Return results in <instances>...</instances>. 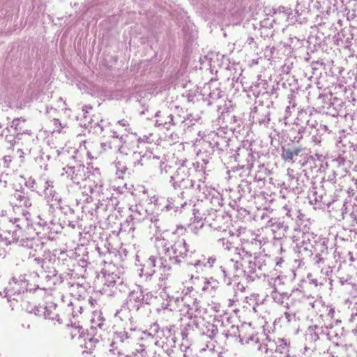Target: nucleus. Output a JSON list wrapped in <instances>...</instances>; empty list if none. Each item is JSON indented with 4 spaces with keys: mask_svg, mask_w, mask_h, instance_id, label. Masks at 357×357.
Instances as JSON below:
<instances>
[{
    "mask_svg": "<svg viewBox=\"0 0 357 357\" xmlns=\"http://www.w3.org/2000/svg\"><path fill=\"white\" fill-rule=\"evenodd\" d=\"M249 247L250 244L246 243L235 248L234 255L229 259V264L235 271L232 278L227 265H220L219 267L223 283L234 288V295L232 299H229L230 303L237 301L238 292H243L245 289L244 284L238 280L241 275L247 282H250L264 276L268 270L270 257L266 255H255Z\"/></svg>",
    "mask_w": 357,
    "mask_h": 357,
    "instance_id": "nucleus-1",
    "label": "nucleus"
},
{
    "mask_svg": "<svg viewBox=\"0 0 357 357\" xmlns=\"http://www.w3.org/2000/svg\"><path fill=\"white\" fill-rule=\"evenodd\" d=\"M158 255H164L169 261L175 265H179L184 259L188 266H192L197 270L212 268L217 263L215 255H205L190 251L184 238H178L173 243L169 240L157 236L154 241Z\"/></svg>",
    "mask_w": 357,
    "mask_h": 357,
    "instance_id": "nucleus-2",
    "label": "nucleus"
},
{
    "mask_svg": "<svg viewBox=\"0 0 357 357\" xmlns=\"http://www.w3.org/2000/svg\"><path fill=\"white\" fill-rule=\"evenodd\" d=\"M328 239L314 233H303L301 241L296 243L294 250L298 255L296 259L298 266L305 264V259L320 268L325 264L328 255Z\"/></svg>",
    "mask_w": 357,
    "mask_h": 357,
    "instance_id": "nucleus-3",
    "label": "nucleus"
},
{
    "mask_svg": "<svg viewBox=\"0 0 357 357\" xmlns=\"http://www.w3.org/2000/svg\"><path fill=\"white\" fill-rule=\"evenodd\" d=\"M83 185H80L82 197L79 200H77V204L82 203V209L84 213H90L93 215L97 214L100 211H105L107 209V205L105 201L98 199V204H94V207H88L87 204H91L93 202L94 197L100 196L103 193V185L100 178V174L98 169H96L93 175H91L89 178L82 182Z\"/></svg>",
    "mask_w": 357,
    "mask_h": 357,
    "instance_id": "nucleus-4",
    "label": "nucleus"
},
{
    "mask_svg": "<svg viewBox=\"0 0 357 357\" xmlns=\"http://www.w3.org/2000/svg\"><path fill=\"white\" fill-rule=\"evenodd\" d=\"M169 333L170 330L167 328H161L157 323L150 325L146 331L136 328L135 344L139 346V349H137L136 352L139 354V357H149L147 349L152 345L163 348L165 342L162 339Z\"/></svg>",
    "mask_w": 357,
    "mask_h": 357,
    "instance_id": "nucleus-5",
    "label": "nucleus"
},
{
    "mask_svg": "<svg viewBox=\"0 0 357 357\" xmlns=\"http://www.w3.org/2000/svg\"><path fill=\"white\" fill-rule=\"evenodd\" d=\"M38 280V272L28 273L13 276L8 286L5 288L6 296L8 301H17L22 293H35L36 280Z\"/></svg>",
    "mask_w": 357,
    "mask_h": 357,
    "instance_id": "nucleus-6",
    "label": "nucleus"
},
{
    "mask_svg": "<svg viewBox=\"0 0 357 357\" xmlns=\"http://www.w3.org/2000/svg\"><path fill=\"white\" fill-rule=\"evenodd\" d=\"M230 138L225 132L218 130L213 131L206 135L200 142V149L199 154L209 157L215 151L222 155L227 153L229 149Z\"/></svg>",
    "mask_w": 357,
    "mask_h": 357,
    "instance_id": "nucleus-7",
    "label": "nucleus"
},
{
    "mask_svg": "<svg viewBox=\"0 0 357 357\" xmlns=\"http://www.w3.org/2000/svg\"><path fill=\"white\" fill-rule=\"evenodd\" d=\"M27 220L24 218H14L8 220L3 232L0 234V257L5 255V246L13 243L20 244L21 238L25 236V229L28 227Z\"/></svg>",
    "mask_w": 357,
    "mask_h": 357,
    "instance_id": "nucleus-8",
    "label": "nucleus"
},
{
    "mask_svg": "<svg viewBox=\"0 0 357 357\" xmlns=\"http://www.w3.org/2000/svg\"><path fill=\"white\" fill-rule=\"evenodd\" d=\"M234 158L237 165L231 167L228 173L232 174L231 176L243 179V178L250 175L251 169L255 166L257 158H259V155L257 152H254L250 149L240 147L236 150Z\"/></svg>",
    "mask_w": 357,
    "mask_h": 357,
    "instance_id": "nucleus-9",
    "label": "nucleus"
},
{
    "mask_svg": "<svg viewBox=\"0 0 357 357\" xmlns=\"http://www.w3.org/2000/svg\"><path fill=\"white\" fill-rule=\"evenodd\" d=\"M230 319L231 318L229 317L215 319V322H217L220 325V334L225 340H227L230 337H238L239 339V342L242 344H249L251 342H255V343L259 342V338L257 335H254L253 333L249 336H246L243 334L244 330L251 329L250 324H242L238 327L232 324Z\"/></svg>",
    "mask_w": 357,
    "mask_h": 357,
    "instance_id": "nucleus-10",
    "label": "nucleus"
},
{
    "mask_svg": "<svg viewBox=\"0 0 357 357\" xmlns=\"http://www.w3.org/2000/svg\"><path fill=\"white\" fill-rule=\"evenodd\" d=\"M121 282V273L114 265L109 264L102 269L95 280L97 291L102 294L112 296L115 294L114 287L116 282Z\"/></svg>",
    "mask_w": 357,
    "mask_h": 357,
    "instance_id": "nucleus-11",
    "label": "nucleus"
},
{
    "mask_svg": "<svg viewBox=\"0 0 357 357\" xmlns=\"http://www.w3.org/2000/svg\"><path fill=\"white\" fill-rule=\"evenodd\" d=\"M197 181L194 179V177L187 180L177 179V183H173L172 187L176 190H181V196L182 198H188L192 196L199 197L201 194L204 195L205 197L211 195V190L205 184V175L198 176Z\"/></svg>",
    "mask_w": 357,
    "mask_h": 357,
    "instance_id": "nucleus-12",
    "label": "nucleus"
},
{
    "mask_svg": "<svg viewBox=\"0 0 357 357\" xmlns=\"http://www.w3.org/2000/svg\"><path fill=\"white\" fill-rule=\"evenodd\" d=\"M202 161L204 165H200L199 162H191L187 160L180 162V165L174 174L170 177V183H177V179L187 180L194 177L192 174L195 172L197 176L208 175L206 165L209 162L208 159L202 158Z\"/></svg>",
    "mask_w": 357,
    "mask_h": 357,
    "instance_id": "nucleus-13",
    "label": "nucleus"
},
{
    "mask_svg": "<svg viewBox=\"0 0 357 357\" xmlns=\"http://www.w3.org/2000/svg\"><path fill=\"white\" fill-rule=\"evenodd\" d=\"M336 333L332 330V326L313 325L309 326L305 333V350L313 351L316 349V343L319 340H331Z\"/></svg>",
    "mask_w": 357,
    "mask_h": 357,
    "instance_id": "nucleus-14",
    "label": "nucleus"
},
{
    "mask_svg": "<svg viewBox=\"0 0 357 357\" xmlns=\"http://www.w3.org/2000/svg\"><path fill=\"white\" fill-rule=\"evenodd\" d=\"M258 349H264L265 357H289L290 342L284 338L266 336Z\"/></svg>",
    "mask_w": 357,
    "mask_h": 357,
    "instance_id": "nucleus-15",
    "label": "nucleus"
},
{
    "mask_svg": "<svg viewBox=\"0 0 357 357\" xmlns=\"http://www.w3.org/2000/svg\"><path fill=\"white\" fill-rule=\"evenodd\" d=\"M31 229L29 226L25 229V236L21 238L19 244L21 247L20 252L27 255L29 260H32L38 266L43 267L44 259L38 253L42 249V246L38 239L28 236L31 234Z\"/></svg>",
    "mask_w": 357,
    "mask_h": 357,
    "instance_id": "nucleus-16",
    "label": "nucleus"
},
{
    "mask_svg": "<svg viewBox=\"0 0 357 357\" xmlns=\"http://www.w3.org/2000/svg\"><path fill=\"white\" fill-rule=\"evenodd\" d=\"M62 170L61 175L76 185H80L82 182L93 175V172L91 173L88 167H86L81 161L76 160L75 157H73V161L64 167Z\"/></svg>",
    "mask_w": 357,
    "mask_h": 357,
    "instance_id": "nucleus-17",
    "label": "nucleus"
},
{
    "mask_svg": "<svg viewBox=\"0 0 357 357\" xmlns=\"http://www.w3.org/2000/svg\"><path fill=\"white\" fill-rule=\"evenodd\" d=\"M136 328L130 327L116 330L113 332L112 340L109 344L110 354H114L115 350H123L135 343Z\"/></svg>",
    "mask_w": 357,
    "mask_h": 357,
    "instance_id": "nucleus-18",
    "label": "nucleus"
},
{
    "mask_svg": "<svg viewBox=\"0 0 357 357\" xmlns=\"http://www.w3.org/2000/svg\"><path fill=\"white\" fill-rule=\"evenodd\" d=\"M155 298L151 292H144L143 289L139 288L137 290L131 291L124 301L131 310L137 314L146 305H151Z\"/></svg>",
    "mask_w": 357,
    "mask_h": 357,
    "instance_id": "nucleus-19",
    "label": "nucleus"
},
{
    "mask_svg": "<svg viewBox=\"0 0 357 357\" xmlns=\"http://www.w3.org/2000/svg\"><path fill=\"white\" fill-rule=\"evenodd\" d=\"M220 84L216 79H211L204 84L202 93V100L210 106L218 102L223 96L224 92L220 88Z\"/></svg>",
    "mask_w": 357,
    "mask_h": 357,
    "instance_id": "nucleus-20",
    "label": "nucleus"
},
{
    "mask_svg": "<svg viewBox=\"0 0 357 357\" xmlns=\"http://www.w3.org/2000/svg\"><path fill=\"white\" fill-rule=\"evenodd\" d=\"M169 302H174L177 304L178 307H185L189 317H198L200 314L199 301L187 293L181 297H169ZM180 310H183V309L180 308Z\"/></svg>",
    "mask_w": 357,
    "mask_h": 357,
    "instance_id": "nucleus-21",
    "label": "nucleus"
},
{
    "mask_svg": "<svg viewBox=\"0 0 357 357\" xmlns=\"http://www.w3.org/2000/svg\"><path fill=\"white\" fill-rule=\"evenodd\" d=\"M150 204H153L158 210L161 211H177L178 208H183L186 205V201L183 203L176 202L172 197L165 199L162 197L153 195L149 198Z\"/></svg>",
    "mask_w": 357,
    "mask_h": 357,
    "instance_id": "nucleus-22",
    "label": "nucleus"
},
{
    "mask_svg": "<svg viewBox=\"0 0 357 357\" xmlns=\"http://www.w3.org/2000/svg\"><path fill=\"white\" fill-rule=\"evenodd\" d=\"M271 112L267 107L258 105L254 107L250 114L252 122L263 128H268L271 123Z\"/></svg>",
    "mask_w": 357,
    "mask_h": 357,
    "instance_id": "nucleus-23",
    "label": "nucleus"
},
{
    "mask_svg": "<svg viewBox=\"0 0 357 357\" xmlns=\"http://www.w3.org/2000/svg\"><path fill=\"white\" fill-rule=\"evenodd\" d=\"M62 261L63 264H66L68 269L72 272V275L75 273L76 275H79L83 278H86L87 273L86 268L90 264L88 259L84 257L77 259L64 258Z\"/></svg>",
    "mask_w": 357,
    "mask_h": 357,
    "instance_id": "nucleus-24",
    "label": "nucleus"
},
{
    "mask_svg": "<svg viewBox=\"0 0 357 357\" xmlns=\"http://www.w3.org/2000/svg\"><path fill=\"white\" fill-rule=\"evenodd\" d=\"M341 216L350 231H357V208L348 202H344L341 208Z\"/></svg>",
    "mask_w": 357,
    "mask_h": 357,
    "instance_id": "nucleus-25",
    "label": "nucleus"
},
{
    "mask_svg": "<svg viewBox=\"0 0 357 357\" xmlns=\"http://www.w3.org/2000/svg\"><path fill=\"white\" fill-rule=\"evenodd\" d=\"M309 183L310 181L306 173H301L296 176L289 175L288 188L295 194L299 195L305 190Z\"/></svg>",
    "mask_w": 357,
    "mask_h": 357,
    "instance_id": "nucleus-26",
    "label": "nucleus"
},
{
    "mask_svg": "<svg viewBox=\"0 0 357 357\" xmlns=\"http://www.w3.org/2000/svg\"><path fill=\"white\" fill-rule=\"evenodd\" d=\"M90 128L93 132L103 137H109V131H111V123L107 119H100L98 116H93L91 119Z\"/></svg>",
    "mask_w": 357,
    "mask_h": 357,
    "instance_id": "nucleus-27",
    "label": "nucleus"
},
{
    "mask_svg": "<svg viewBox=\"0 0 357 357\" xmlns=\"http://www.w3.org/2000/svg\"><path fill=\"white\" fill-rule=\"evenodd\" d=\"M130 209L132 211V214L130 215V218L132 222L129 227L128 232H133L135 229L134 224L135 222L146 221L149 218V213L141 204H137L130 208Z\"/></svg>",
    "mask_w": 357,
    "mask_h": 357,
    "instance_id": "nucleus-28",
    "label": "nucleus"
},
{
    "mask_svg": "<svg viewBox=\"0 0 357 357\" xmlns=\"http://www.w3.org/2000/svg\"><path fill=\"white\" fill-rule=\"evenodd\" d=\"M287 138L292 142H299L306 132V128L301 123L297 121V117L294 122L286 129Z\"/></svg>",
    "mask_w": 357,
    "mask_h": 357,
    "instance_id": "nucleus-29",
    "label": "nucleus"
},
{
    "mask_svg": "<svg viewBox=\"0 0 357 357\" xmlns=\"http://www.w3.org/2000/svg\"><path fill=\"white\" fill-rule=\"evenodd\" d=\"M238 192L241 195V197H247V198H252L254 197L257 201H261L265 199L268 195H266L264 192H259V194H257L255 191L252 190V183L242 179L241 183L238 185Z\"/></svg>",
    "mask_w": 357,
    "mask_h": 357,
    "instance_id": "nucleus-30",
    "label": "nucleus"
},
{
    "mask_svg": "<svg viewBox=\"0 0 357 357\" xmlns=\"http://www.w3.org/2000/svg\"><path fill=\"white\" fill-rule=\"evenodd\" d=\"M297 121L301 123L306 128L316 129L318 128L319 122L317 121L316 114H314L311 110L301 109L297 114Z\"/></svg>",
    "mask_w": 357,
    "mask_h": 357,
    "instance_id": "nucleus-31",
    "label": "nucleus"
},
{
    "mask_svg": "<svg viewBox=\"0 0 357 357\" xmlns=\"http://www.w3.org/2000/svg\"><path fill=\"white\" fill-rule=\"evenodd\" d=\"M307 199L309 203L311 205H313L314 208L315 209L321 208H324L326 205L329 206L331 204L330 202H326L325 200H324L322 190H318L317 188L314 186L310 189L307 195Z\"/></svg>",
    "mask_w": 357,
    "mask_h": 357,
    "instance_id": "nucleus-32",
    "label": "nucleus"
},
{
    "mask_svg": "<svg viewBox=\"0 0 357 357\" xmlns=\"http://www.w3.org/2000/svg\"><path fill=\"white\" fill-rule=\"evenodd\" d=\"M160 114L161 112L160 111L155 114V116L158 117L155 120V126H163L165 128L169 130L171 126H176L178 123L183 122L179 117L175 118L172 114H165V113L162 116H160Z\"/></svg>",
    "mask_w": 357,
    "mask_h": 357,
    "instance_id": "nucleus-33",
    "label": "nucleus"
},
{
    "mask_svg": "<svg viewBox=\"0 0 357 357\" xmlns=\"http://www.w3.org/2000/svg\"><path fill=\"white\" fill-rule=\"evenodd\" d=\"M223 120L226 122V127L233 132L239 131L242 125V120L240 117L229 112L222 114Z\"/></svg>",
    "mask_w": 357,
    "mask_h": 357,
    "instance_id": "nucleus-34",
    "label": "nucleus"
},
{
    "mask_svg": "<svg viewBox=\"0 0 357 357\" xmlns=\"http://www.w3.org/2000/svg\"><path fill=\"white\" fill-rule=\"evenodd\" d=\"M107 328V323L105 317L102 316V313L100 312H96L93 314L91 319V330L94 335H96L98 333V330L103 331Z\"/></svg>",
    "mask_w": 357,
    "mask_h": 357,
    "instance_id": "nucleus-35",
    "label": "nucleus"
},
{
    "mask_svg": "<svg viewBox=\"0 0 357 357\" xmlns=\"http://www.w3.org/2000/svg\"><path fill=\"white\" fill-rule=\"evenodd\" d=\"M39 195L44 196L47 202L55 201L58 203L59 199H62L56 192L53 185V181L49 179L45 182V184L41 190V194Z\"/></svg>",
    "mask_w": 357,
    "mask_h": 357,
    "instance_id": "nucleus-36",
    "label": "nucleus"
},
{
    "mask_svg": "<svg viewBox=\"0 0 357 357\" xmlns=\"http://www.w3.org/2000/svg\"><path fill=\"white\" fill-rule=\"evenodd\" d=\"M137 315L134 311L123 301L120 309L117 310L114 314V317L119 319L121 321H128L132 324Z\"/></svg>",
    "mask_w": 357,
    "mask_h": 357,
    "instance_id": "nucleus-37",
    "label": "nucleus"
},
{
    "mask_svg": "<svg viewBox=\"0 0 357 357\" xmlns=\"http://www.w3.org/2000/svg\"><path fill=\"white\" fill-rule=\"evenodd\" d=\"M40 276L50 290L53 289L57 284L61 282V277L58 274L55 268L42 273Z\"/></svg>",
    "mask_w": 357,
    "mask_h": 357,
    "instance_id": "nucleus-38",
    "label": "nucleus"
},
{
    "mask_svg": "<svg viewBox=\"0 0 357 357\" xmlns=\"http://www.w3.org/2000/svg\"><path fill=\"white\" fill-rule=\"evenodd\" d=\"M220 332V325L215 322V324H212L210 322H207L204 328L202 330L201 334L203 337H206L209 338L211 341H215V337H217L218 333Z\"/></svg>",
    "mask_w": 357,
    "mask_h": 357,
    "instance_id": "nucleus-39",
    "label": "nucleus"
},
{
    "mask_svg": "<svg viewBox=\"0 0 357 357\" xmlns=\"http://www.w3.org/2000/svg\"><path fill=\"white\" fill-rule=\"evenodd\" d=\"M189 321L183 325V328L181 331L182 339L188 340V337L191 333L197 328H199V319L197 317H189Z\"/></svg>",
    "mask_w": 357,
    "mask_h": 357,
    "instance_id": "nucleus-40",
    "label": "nucleus"
},
{
    "mask_svg": "<svg viewBox=\"0 0 357 357\" xmlns=\"http://www.w3.org/2000/svg\"><path fill=\"white\" fill-rule=\"evenodd\" d=\"M47 179L45 178H39L36 180L32 177H29L25 181V186L31 190L32 192H36L37 194H41V190L43 188V186L45 184V182Z\"/></svg>",
    "mask_w": 357,
    "mask_h": 357,
    "instance_id": "nucleus-41",
    "label": "nucleus"
},
{
    "mask_svg": "<svg viewBox=\"0 0 357 357\" xmlns=\"http://www.w3.org/2000/svg\"><path fill=\"white\" fill-rule=\"evenodd\" d=\"M13 197L16 201V205L20 206L29 208L32 205L28 192H26L24 190H15L13 195Z\"/></svg>",
    "mask_w": 357,
    "mask_h": 357,
    "instance_id": "nucleus-42",
    "label": "nucleus"
},
{
    "mask_svg": "<svg viewBox=\"0 0 357 357\" xmlns=\"http://www.w3.org/2000/svg\"><path fill=\"white\" fill-rule=\"evenodd\" d=\"M211 215V219H210V222L208 224L211 227L217 230H222L226 232V227L227 222L225 221V217L220 213H218L217 211L214 213V214Z\"/></svg>",
    "mask_w": 357,
    "mask_h": 357,
    "instance_id": "nucleus-43",
    "label": "nucleus"
},
{
    "mask_svg": "<svg viewBox=\"0 0 357 357\" xmlns=\"http://www.w3.org/2000/svg\"><path fill=\"white\" fill-rule=\"evenodd\" d=\"M342 103V102L337 98H334L333 101L329 100V101L326 102L322 107L321 109L326 114L337 116L339 115V108L341 107Z\"/></svg>",
    "mask_w": 357,
    "mask_h": 357,
    "instance_id": "nucleus-44",
    "label": "nucleus"
},
{
    "mask_svg": "<svg viewBox=\"0 0 357 357\" xmlns=\"http://www.w3.org/2000/svg\"><path fill=\"white\" fill-rule=\"evenodd\" d=\"M61 227L59 224L53 222L52 221L48 222V225H45L43 227V231L41 234L45 237L50 240H53L55 236L60 233Z\"/></svg>",
    "mask_w": 357,
    "mask_h": 357,
    "instance_id": "nucleus-45",
    "label": "nucleus"
},
{
    "mask_svg": "<svg viewBox=\"0 0 357 357\" xmlns=\"http://www.w3.org/2000/svg\"><path fill=\"white\" fill-rule=\"evenodd\" d=\"M303 151L301 148H288L282 147L281 157L282 158L288 162H294L296 160V157L299 155Z\"/></svg>",
    "mask_w": 357,
    "mask_h": 357,
    "instance_id": "nucleus-46",
    "label": "nucleus"
},
{
    "mask_svg": "<svg viewBox=\"0 0 357 357\" xmlns=\"http://www.w3.org/2000/svg\"><path fill=\"white\" fill-rule=\"evenodd\" d=\"M258 159L259 158H257V162H255V164H257V166L255 172L254 180L255 181H265L267 176L271 174V172L265 164L260 163Z\"/></svg>",
    "mask_w": 357,
    "mask_h": 357,
    "instance_id": "nucleus-47",
    "label": "nucleus"
},
{
    "mask_svg": "<svg viewBox=\"0 0 357 357\" xmlns=\"http://www.w3.org/2000/svg\"><path fill=\"white\" fill-rule=\"evenodd\" d=\"M307 278L308 280L309 284L314 285L316 288L318 289H320L327 284H329L331 286L332 285L333 280L329 278H322V276L316 278L312 273H308Z\"/></svg>",
    "mask_w": 357,
    "mask_h": 357,
    "instance_id": "nucleus-48",
    "label": "nucleus"
},
{
    "mask_svg": "<svg viewBox=\"0 0 357 357\" xmlns=\"http://www.w3.org/2000/svg\"><path fill=\"white\" fill-rule=\"evenodd\" d=\"M56 305L54 303H51L49 305L46 306L45 313V319L52 320L53 321H56L59 324H63V319H61L59 314L56 311Z\"/></svg>",
    "mask_w": 357,
    "mask_h": 357,
    "instance_id": "nucleus-49",
    "label": "nucleus"
},
{
    "mask_svg": "<svg viewBox=\"0 0 357 357\" xmlns=\"http://www.w3.org/2000/svg\"><path fill=\"white\" fill-rule=\"evenodd\" d=\"M332 165L333 167H351V162L347 155L343 153L332 160Z\"/></svg>",
    "mask_w": 357,
    "mask_h": 357,
    "instance_id": "nucleus-50",
    "label": "nucleus"
},
{
    "mask_svg": "<svg viewBox=\"0 0 357 357\" xmlns=\"http://www.w3.org/2000/svg\"><path fill=\"white\" fill-rule=\"evenodd\" d=\"M116 174L118 178H123L125 176H130L132 173L131 170L121 161L115 162Z\"/></svg>",
    "mask_w": 357,
    "mask_h": 357,
    "instance_id": "nucleus-51",
    "label": "nucleus"
},
{
    "mask_svg": "<svg viewBox=\"0 0 357 357\" xmlns=\"http://www.w3.org/2000/svg\"><path fill=\"white\" fill-rule=\"evenodd\" d=\"M82 307L79 305L78 301H76L75 303L73 302H70L67 305V307L66 309V312L68 315H71L73 317H77L82 312Z\"/></svg>",
    "mask_w": 357,
    "mask_h": 357,
    "instance_id": "nucleus-52",
    "label": "nucleus"
},
{
    "mask_svg": "<svg viewBox=\"0 0 357 357\" xmlns=\"http://www.w3.org/2000/svg\"><path fill=\"white\" fill-rule=\"evenodd\" d=\"M157 260L158 257L154 255L150 256L142 266L139 271H155V268L157 266Z\"/></svg>",
    "mask_w": 357,
    "mask_h": 357,
    "instance_id": "nucleus-53",
    "label": "nucleus"
},
{
    "mask_svg": "<svg viewBox=\"0 0 357 357\" xmlns=\"http://www.w3.org/2000/svg\"><path fill=\"white\" fill-rule=\"evenodd\" d=\"M193 215L194 221L197 222V224H199L203 220H204L206 223L210 222V219H211V214L206 216L202 210L201 208H198L197 206H194Z\"/></svg>",
    "mask_w": 357,
    "mask_h": 357,
    "instance_id": "nucleus-54",
    "label": "nucleus"
},
{
    "mask_svg": "<svg viewBox=\"0 0 357 357\" xmlns=\"http://www.w3.org/2000/svg\"><path fill=\"white\" fill-rule=\"evenodd\" d=\"M158 263L159 268L164 273H167L172 271V267L168 258L164 255H159L158 257L157 264Z\"/></svg>",
    "mask_w": 357,
    "mask_h": 357,
    "instance_id": "nucleus-55",
    "label": "nucleus"
},
{
    "mask_svg": "<svg viewBox=\"0 0 357 357\" xmlns=\"http://www.w3.org/2000/svg\"><path fill=\"white\" fill-rule=\"evenodd\" d=\"M219 286V282L215 278L211 277L209 278H205L202 291H209L216 289Z\"/></svg>",
    "mask_w": 357,
    "mask_h": 357,
    "instance_id": "nucleus-56",
    "label": "nucleus"
},
{
    "mask_svg": "<svg viewBox=\"0 0 357 357\" xmlns=\"http://www.w3.org/2000/svg\"><path fill=\"white\" fill-rule=\"evenodd\" d=\"M70 335L72 339L76 337L82 338L84 336V329L82 326L77 325L75 323L72 324L70 328Z\"/></svg>",
    "mask_w": 357,
    "mask_h": 357,
    "instance_id": "nucleus-57",
    "label": "nucleus"
},
{
    "mask_svg": "<svg viewBox=\"0 0 357 357\" xmlns=\"http://www.w3.org/2000/svg\"><path fill=\"white\" fill-rule=\"evenodd\" d=\"M50 290V289L48 287L47 284L45 283L43 278L38 273V280H36L35 293L40 291L43 294H45Z\"/></svg>",
    "mask_w": 357,
    "mask_h": 357,
    "instance_id": "nucleus-58",
    "label": "nucleus"
},
{
    "mask_svg": "<svg viewBox=\"0 0 357 357\" xmlns=\"http://www.w3.org/2000/svg\"><path fill=\"white\" fill-rule=\"evenodd\" d=\"M282 211L284 215L291 220L295 219L296 218H299L301 215L299 211H298L296 209H292L290 208L287 204H285L282 207Z\"/></svg>",
    "mask_w": 357,
    "mask_h": 357,
    "instance_id": "nucleus-59",
    "label": "nucleus"
},
{
    "mask_svg": "<svg viewBox=\"0 0 357 357\" xmlns=\"http://www.w3.org/2000/svg\"><path fill=\"white\" fill-rule=\"evenodd\" d=\"M287 280L286 276L284 275H278L275 278H271L268 282L271 285H272L275 289V291H277L278 288L283 285L285 282V280Z\"/></svg>",
    "mask_w": 357,
    "mask_h": 357,
    "instance_id": "nucleus-60",
    "label": "nucleus"
},
{
    "mask_svg": "<svg viewBox=\"0 0 357 357\" xmlns=\"http://www.w3.org/2000/svg\"><path fill=\"white\" fill-rule=\"evenodd\" d=\"M57 204L59 206V209L65 215H70L75 213L74 209L69 205L66 204V202L63 200V199H59V202L57 203Z\"/></svg>",
    "mask_w": 357,
    "mask_h": 357,
    "instance_id": "nucleus-61",
    "label": "nucleus"
},
{
    "mask_svg": "<svg viewBox=\"0 0 357 357\" xmlns=\"http://www.w3.org/2000/svg\"><path fill=\"white\" fill-rule=\"evenodd\" d=\"M345 15L347 21L349 22V26L351 28L357 29V13L352 10H348Z\"/></svg>",
    "mask_w": 357,
    "mask_h": 357,
    "instance_id": "nucleus-62",
    "label": "nucleus"
},
{
    "mask_svg": "<svg viewBox=\"0 0 357 357\" xmlns=\"http://www.w3.org/2000/svg\"><path fill=\"white\" fill-rule=\"evenodd\" d=\"M295 59L288 58L284 60V64L281 67V72L284 74H289L294 66Z\"/></svg>",
    "mask_w": 357,
    "mask_h": 357,
    "instance_id": "nucleus-63",
    "label": "nucleus"
},
{
    "mask_svg": "<svg viewBox=\"0 0 357 357\" xmlns=\"http://www.w3.org/2000/svg\"><path fill=\"white\" fill-rule=\"evenodd\" d=\"M13 161V157L10 155H5L0 159V172L5 169L10 168Z\"/></svg>",
    "mask_w": 357,
    "mask_h": 357,
    "instance_id": "nucleus-64",
    "label": "nucleus"
}]
</instances>
